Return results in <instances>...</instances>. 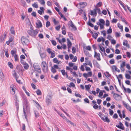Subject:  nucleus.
I'll return each mask as SVG.
<instances>
[{
    "label": "nucleus",
    "mask_w": 131,
    "mask_h": 131,
    "mask_svg": "<svg viewBox=\"0 0 131 131\" xmlns=\"http://www.w3.org/2000/svg\"><path fill=\"white\" fill-rule=\"evenodd\" d=\"M79 4L80 5H83L82 7V8L85 7L87 5V3L86 2H80Z\"/></svg>",
    "instance_id": "15"
},
{
    "label": "nucleus",
    "mask_w": 131,
    "mask_h": 131,
    "mask_svg": "<svg viewBox=\"0 0 131 131\" xmlns=\"http://www.w3.org/2000/svg\"><path fill=\"white\" fill-rule=\"evenodd\" d=\"M17 69H18V71L22 73L21 74H22V73L23 71H24V70L23 69V67L21 66H17Z\"/></svg>",
    "instance_id": "11"
},
{
    "label": "nucleus",
    "mask_w": 131,
    "mask_h": 131,
    "mask_svg": "<svg viewBox=\"0 0 131 131\" xmlns=\"http://www.w3.org/2000/svg\"><path fill=\"white\" fill-rule=\"evenodd\" d=\"M15 61H17L18 60V55L17 54H15L14 56Z\"/></svg>",
    "instance_id": "43"
},
{
    "label": "nucleus",
    "mask_w": 131,
    "mask_h": 131,
    "mask_svg": "<svg viewBox=\"0 0 131 131\" xmlns=\"http://www.w3.org/2000/svg\"><path fill=\"white\" fill-rule=\"evenodd\" d=\"M36 24L38 28L41 27H42V24L40 20H38V23H36Z\"/></svg>",
    "instance_id": "12"
},
{
    "label": "nucleus",
    "mask_w": 131,
    "mask_h": 131,
    "mask_svg": "<svg viewBox=\"0 0 131 131\" xmlns=\"http://www.w3.org/2000/svg\"><path fill=\"white\" fill-rule=\"evenodd\" d=\"M15 97L16 99V101L15 102V105L17 109L18 110L19 108V104L17 101V96L16 95H15Z\"/></svg>",
    "instance_id": "18"
},
{
    "label": "nucleus",
    "mask_w": 131,
    "mask_h": 131,
    "mask_svg": "<svg viewBox=\"0 0 131 131\" xmlns=\"http://www.w3.org/2000/svg\"><path fill=\"white\" fill-rule=\"evenodd\" d=\"M114 13L118 17H119L120 15L119 14H118L117 12V11L116 10H114Z\"/></svg>",
    "instance_id": "55"
},
{
    "label": "nucleus",
    "mask_w": 131,
    "mask_h": 131,
    "mask_svg": "<svg viewBox=\"0 0 131 131\" xmlns=\"http://www.w3.org/2000/svg\"><path fill=\"white\" fill-rule=\"evenodd\" d=\"M27 32L31 36L35 37L38 33V30L36 29L35 30H29L27 31Z\"/></svg>",
    "instance_id": "3"
},
{
    "label": "nucleus",
    "mask_w": 131,
    "mask_h": 131,
    "mask_svg": "<svg viewBox=\"0 0 131 131\" xmlns=\"http://www.w3.org/2000/svg\"><path fill=\"white\" fill-rule=\"evenodd\" d=\"M110 24V21L109 20L107 19L106 21V26H108Z\"/></svg>",
    "instance_id": "46"
},
{
    "label": "nucleus",
    "mask_w": 131,
    "mask_h": 131,
    "mask_svg": "<svg viewBox=\"0 0 131 131\" xmlns=\"http://www.w3.org/2000/svg\"><path fill=\"white\" fill-rule=\"evenodd\" d=\"M7 33L5 32L4 33V35H2L0 36V42H2L6 39Z\"/></svg>",
    "instance_id": "6"
},
{
    "label": "nucleus",
    "mask_w": 131,
    "mask_h": 131,
    "mask_svg": "<svg viewBox=\"0 0 131 131\" xmlns=\"http://www.w3.org/2000/svg\"><path fill=\"white\" fill-rule=\"evenodd\" d=\"M121 20L123 22L125 23L126 24H128L126 20L122 16H121L120 17Z\"/></svg>",
    "instance_id": "27"
},
{
    "label": "nucleus",
    "mask_w": 131,
    "mask_h": 131,
    "mask_svg": "<svg viewBox=\"0 0 131 131\" xmlns=\"http://www.w3.org/2000/svg\"><path fill=\"white\" fill-rule=\"evenodd\" d=\"M5 55L6 57L7 58H8L9 57V54L8 52V50L7 49V50H6L5 51Z\"/></svg>",
    "instance_id": "53"
},
{
    "label": "nucleus",
    "mask_w": 131,
    "mask_h": 131,
    "mask_svg": "<svg viewBox=\"0 0 131 131\" xmlns=\"http://www.w3.org/2000/svg\"><path fill=\"white\" fill-rule=\"evenodd\" d=\"M93 62L94 66L97 68H100V65L96 61H93Z\"/></svg>",
    "instance_id": "13"
},
{
    "label": "nucleus",
    "mask_w": 131,
    "mask_h": 131,
    "mask_svg": "<svg viewBox=\"0 0 131 131\" xmlns=\"http://www.w3.org/2000/svg\"><path fill=\"white\" fill-rule=\"evenodd\" d=\"M11 54H12V57L14 56V54L15 53V51L14 50H12L11 51Z\"/></svg>",
    "instance_id": "57"
},
{
    "label": "nucleus",
    "mask_w": 131,
    "mask_h": 131,
    "mask_svg": "<svg viewBox=\"0 0 131 131\" xmlns=\"http://www.w3.org/2000/svg\"><path fill=\"white\" fill-rule=\"evenodd\" d=\"M57 113L61 117H62L63 119L66 118V117L62 113H60L59 111H57Z\"/></svg>",
    "instance_id": "19"
},
{
    "label": "nucleus",
    "mask_w": 131,
    "mask_h": 131,
    "mask_svg": "<svg viewBox=\"0 0 131 131\" xmlns=\"http://www.w3.org/2000/svg\"><path fill=\"white\" fill-rule=\"evenodd\" d=\"M51 98L50 96L46 98V102L48 105H49L51 103Z\"/></svg>",
    "instance_id": "8"
},
{
    "label": "nucleus",
    "mask_w": 131,
    "mask_h": 131,
    "mask_svg": "<svg viewBox=\"0 0 131 131\" xmlns=\"http://www.w3.org/2000/svg\"><path fill=\"white\" fill-rule=\"evenodd\" d=\"M8 66L10 67V68L12 69L13 68V66L12 63H11L10 62H8Z\"/></svg>",
    "instance_id": "35"
},
{
    "label": "nucleus",
    "mask_w": 131,
    "mask_h": 131,
    "mask_svg": "<svg viewBox=\"0 0 131 131\" xmlns=\"http://www.w3.org/2000/svg\"><path fill=\"white\" fill-rule=\"evenodd\" d=\"M84 101L86 103L88 104L90 103V101L88 98H85L84 99Z\"/></svg>",
    "instance_id": "56"
},
{
    "label": "nucleus",
    "mask_w": 131,
    "mask_h": 131,
    "mask_svg": "<svg viewBox=\"0 0 131 131\" xmlns=\"http://www.w3.org/2000/svg\"><path fill=\"white\" fill-rule=\"evenodd\" d=\"M39 53L41 58L43 59L45 58L46 56V54L45 53H40V52H39Z\"/></svg>",
    "instance_id": "24"
},
{
    "label": "nucleus",
    "mask_w": 131,
    "mask_h": 131,
    "mask_svg": "<svg viewBox=\"0 0 131 131\" xmlns=\"http://www.w3.org/2000/svg\"><path fill=\"white\" fill-rule=\"evenodd\" d=\"M84 53L87 56L91 57L92 56L91 54L87 50L84 51Z\"/></svg>",
    "instance_id": "17"
},
{
    "label": "nucleus",
    "mask_w": 131,
    "mask_h": 131,
    "mask_svg": "<svg viewBox=\"0 0 131 131\" xmlns=\"http://www.w3.org/2000/svg\"><path fill=\"white\" fill-rule=\"evenodd\" d=\"M91 87V85L90 84L85 85V88L86 90H88Z\"/></svg>",
    "instance_id": "38"
},
{
    "label": "nucleus",
    "mask_w": 131,
    "mask_h": 131,
    "mask_svg": "<svg viewBox=\"0 0 131 131\" xmlns=\"http://www.w3.org/2000/svg\"><path fill=\"white\" fill-rule=\"evenodd\" d=\"M21 41L22 44L24 45L25 43V37H24L23 36L21 38Z\"/></svg>",
    "instance_id": "37"
},
{
    "label": "nucleus",
    "mask_w": 131,
    "mask_h": 131,
    "mask_svg": "<svg viewBox=\"0 0 131 131\" xmlns=\"http://www.w3.org/2000/svg\"><path fill=\"white\" fill-rule=\"evenodd\" d=\"M33 67L35 71H37L39 73H41V69L38 63H34L33 64Z\"/></svg>",
    "instance_id": "4"
},
{
    "label": "nucleus",
    "mask_w": 131,
    "mask_h": 131,
    "mask_svg": "<svg viewBox=\"0 0 131 131\" xmlns=\"http://www.w3.org/2000/svg\"><path fill=\"white\" fill-rule=\"evenodd\" d=\"M42 68L43 72L46 73L47 72L48 70V65L46 64V61H42L41 63Z\"/></svg>",
    "instance_id": "2"
},
{
    "label": "nucleus",
    "mask_w": 131,
    "mask_h": 131,
    "mask_svg": "<svg viewBox=\"0 0 131 131\" xmlns=\"http://www.w3.org/2000/svg\"><path fill=\"white\" fill-rule=\"evenodd\" d=\"M29 104L28 102L25 100V106H26V111H25V119L28 122V120L30 119L31 114L30 110Z\"/></svg>",
    "instance_id": "1"
},
{
    "label": "nucleus",
    "mask_w": 131,
    "mask_h": 131,
    "mask_svg": "<svg viewBox=\"0 0 131 131\" xmlns=\"http://www.w3.org/2000/svg\"><path fill=\"white\" fill-rule=\"evenodd\" d=\"M117 26L118 28L121 30V31H123V26L121 25L120 23H118L117 24Z\"/></svg>",
    "instance_id": "22"
},
{
    "label": "nucleus",
    "mask_w": 131,
    "mask_h": 131,
    "mask_svg": "<svg viewBox=\"0 0 131 131\" xmlns=\"http://www.w3.org/2000/svg\"><path fill=\"white\" fill-rule=\"evenodd\" d=\"M13 76L16 79H17L18 77V76H17V74L16 73L15 71V72H14V74H13Z\"/></svg>",
    "instance_id": "45"
},
{
    "label": "nucleus",
    "mask_w": 131,
    "mask_h": 131,
    "mask_svg": "<svg viewBox=\"0 0 131 131\" xmlns=\"http://www.w3.org/2000/svg\"><path fill=\"white\" fill-rule=\"evenodd\" d=\"M102 3L101 2H99L97 4L96 6L98 7H100L102 5Z\"/></svg>",
    "instance_id": "47"
},
{
    "label": "nucleus",
    "mask_w": 131,
    "mask_h": 131,
    "mask_svg": "<svg viewBox=\"0 0 131 131\" xmlns=\"http://www.w3.org/2000/svg\"><path fill=\"white\" fill-rule=\"evenodd\" d=\"M4 74L3 72L0 73V77L2 79H3Z\"/></svg>",
    "instance_id": "60"
},
{
    "label": "nucleus",
    "mask_w": 131,
    "mask_h": 131,
    "mask_svg": "<svg viewBox=\"0 0 131 131\" xmlns=\"http://www.w3.org/2000/svg\"><path fill=\"white\" fill-rule=\"evenodd\" d=\"M72 53L74 54L76 52V50L75 48L74 47H72Z\"/></svg>",
    "instance_id": "40"
},
{
    "label": "nucleus",
    "mask_w": 131,
    "mask_h": 131,
    "mask_svg": "<svg viewBox=\"0 0 131 131\" xmlns=\"http://www.w3.org/2000/svg\"><path fill=\"white\" fill-rule=\"evenodd\" d=\"M125 62H123L121 64V71H122V68H123L125 66Z\"/></svg>",
    "instance_id": "32"
},
{
    "label": "nucleus",
    "mask_w": 131,
    "mask_h": 131,
    "mask_svg": "<svg viewBox=\"0 0 131 131\" xmlns=\"http://www.w3.org/2000/svg\"><path fill=\"white\" fill-rule=\"evenodd\" d=\"M119 124H120V127L121 128H119L120 129H122V130H124L125 129L124 127L123 126V124L120 122H119Z\"/></svg>",
    "instance_id": "26"
},
{
    "label": "nucleus",
    "mask_w": 131,
    "mask_h": 131,
    "mask_svg": "<svg viewBox=\"0 0 131 131\" xmlns=\"http://www.w3.org/2000/svg\"><path fill=\"white\" fill-rule=\"evenodd\" d=\"M120 52L119 50L116 49L115 50V53L116 54H118L120 53Z\"/></svg>",
    "instance_id": "61"
},
{
    "label": "nucleus",
    "mask_w": 131,
    "mask_h": 131,
    "mask_svg": "<svg viewBox=\"0 0 131 131\" xmlns=\"http://www.w3.org/2000/svg\"><path fill=\"white\" fill-rule=\"evenodd\" d=\"M51 43L52 44L54 45V46H56V42L54 40H51Z\"/></svg>",
    "instance_id": "49"
},
{
    "label": "nucleus",
    "mask_w": 131,
    "mask_h": 131,
    "mask_svg": "<svg viewBox=\"0 0 131 131\" xmlns=\"http://www.w3.org/2000/svg\"><path fill=\"white\" fill-rule=\"evenodd\" d=\"M113 96L114 98L116 100L118 101L120 100V99L118 98L119 97H121V96L119 95L116 93L113 94Z\"/></svg>",
    "instance_id": "10"
},
{
    "label": "nucleus",
    "mask_w": 131,
    "mask_h": 131,
    "mask_svg": "<svg viewBox=\"0 0 131 131\" xmlns=\"http://www.w3.org/2000/svg\"><path fill=\"white\" fill-rule=\"evenodd\" d=\"M93 108L94 109H97L98 108V106L96 104H95L93 106Z\"/></svg>",
    "instance_id": "63"
},
{
    "label": "nucleus",
    "mask_w": 131,
    "mask_h": 131,
    "mask_svg": "<svg viewBox=\"0 0 131 131\" xmlns=\"http://www.w3.org/2000/svg\"><path fill=\"white\" fill-rule=\"evenodd\" d=\"M127 110H129L131 112V107L129 105H128L127 107H126Z\"/></svg>",
    "instance_id": "64"
},
{
    "label": "nucleus",
    "mask_w": 131,
    "mask_h": 131,
    "mask_svg": "<svg viewBox=\"0 0 131 131\" xmlns=\"http://www.w3.org/2000/svg\"><path fill=\"white\" fill-rule=\"evenodd\" d=\"M120 33H118L117 32L115 33V35L116 37H119L120 36Z\"/></svg>",
    "instance_id": "62"
},
{
    "label": "nucleus",
    "mask_w": 131,
    "mask_h": 131,
    "mask_svg": "<svg viewBox=\"0 0 131 131\" xmlns=\"http://www.w3.org/2000/svg\"><path fill=\"white\" fill-rule=\"evenodd\" d=\"M107 33L108 34H109L112 33V30L111 26L110 27L109 29L107 30Z\"/></svg>",
    "instance_id": "31"
},
{
    "label": "nucleus",
    "mask_w": 131,
    "mask_h": 131,
    "mask_svg": "<svg viewBox=\"0 0 131 131\" xmlns=\"http://www.w3.org/2000/svg\"><path fill=\"white\" fill-rule=\"evenodd\" d=\"M128 41L127 40H124L123 41V45L124 46H125L126 47H127L128 48H129V45L128 44Z\"/></svg>",
    "instance_id": "14"
},
{
    "label": "nucleus",
    "mask_w": 131,
    "mask_h": 131,
    "mask_svg": "<svg viewBox=\"0 0 131 131\" xmlns=\"http://www.w3.org/2000/svg\"><path fill=\"white\" fill-rule=\"evenodd\" d=\"M92 75V73L91 71L88 72L87 74L86 73H84L83 74V76L86 79H87L88 77H91Z\"/></svg>",
    "instance_id": "7"
},
{
    "label": "nucleus",
    "mask_w": 131,
    "mask_h": 131,
    "mask_svg": "<svg viewBox=\"0 0 131 131\" xmlns=\"http://www.w3.org/2000/svg\"><path fill=\"white\" fill-rule=\"evenodd\" d=\"M87 24L92 27H94V25L91 22L90 20H89L87 23Z\"/></svg>",
    "instance_id": "30"
},
{
    "label": "nucleus",
    "mask_w": 131,
    "mask_h": 131,
    "mask_svg": "<svg viewBox=\"0 0 131 131\" xmlns=\"http://www.w3.org/2000/svg\"><path fill=\"white\" fill-rule=\"evenodd\" d=\"M10 31L11 32V33L12 34H14L15 33V32L14 29V28L13 27H11L10 29Z\"/></svg>",
    "instance_id": "21"
},
{
    "label": "nucleus",
    "mask_w": 131,
    "mask_h": 131,
    "mask_svg": "<svg viewBox=\"0 0 131 131\" xmlns=\"http://www.w3.org/2000/svg\"><path fill=\"white\" fill-rule=\"evenodd\" d=\"M99 21L100 22V23L101 24L104 25L105 24V21L103 19H100L99 20Z\"/></svg>",
    "instance_id": "33"
},
{
    "label": "nucleus",
    "mask_w": 131,
    "mask_h": 131,
    "mask_svg": "<svg viewBox=\"0 0 131 131\" xmlns=\"http://www.w3.org/2000/svg\"><path fill=\"white\" fill-rule=\"evenodd\" d=\"M25 69L27 70V69L29 67V65L26 62H25Z\"/></svg>",
    "instance_id": "48"
},
{
    "label": "nucleus",
    "mask_w": 131,
    "mask_h": 131,
    "mask_svg": "<svg viewBox=\"0 0 131 131\" xmlns=\"http://www.w3.org/2000/svg\"><path fill=\"white\" fill-rule=\"evenodd\" d=\"M91 12L90 15H94L96 16L97 15V12L95 11V10H90Z\"/></svg>",
    "instance_id": "16"
},
{
    "label": "nucleus",
    "mask_w": 131,
    "mask_h": 131,
    "mask_svg": "<svg viewBox=\"0 0 131 131\" xmlns=\"http://www.w3.org/2000/svg\"><path fill=\"white\" fill-rule=\"evenodd\" d=\"M32 6L36 8H38V5L36 4L35 3L34 4H32Z\"/></svg>",
    "instance_id": "51"
},
{
    "label": "nucleus",
    "mask_w": 131,
    "mask_h": 131,
    "mask_svg": "<svg viewBox=\"0 0 131 131\" xmlns=\"http://www.w3.org/2000/svg\"><path fill=\"white\" fill-rule=\"evenodd\" d=\"M109 62L111 64H114L115 63L114 59H111L110 60Z\"/></svg>",
    "instance_id": "50"
},
{
    "label": "nucleus",
    "mask_w": 131,
    "mask_h": 131,
    "mask_svg": "<svg viewBox=\"0 0 131 131\" xmlns=\"http://www.w3.org/2000/svg\"><path fill=\"white\" fill-rule=\"evenodd\" d=\"M100 54L99 53H97L95 51H94V57H96L97 59V60L100 61L101 60L100 58Z\"/></svg>",
    "instance_id": "9"
},
{
    "label": "nucleus",
    "mask_w": 131,
    "mask_h": 131,
    "mask_svg": "<svg viewBox=\"0 0 131 131\" xmlns=\"http://www.w3.org/2000/svg\"><path fill=\"white\" fill-rule=\"evenodd\" d=\"M83 124L85 126V127H86L89 130H90V128L88 126V125L86 123H85L84 121H83Z\"/></svg>",
    "instance_id": "25"
},
{
    "label": "nucleus",
    "mask_w": 131,
    "mask_h": 131,
    "mask_svg": "<svg viewBox=\"0 0 131 131\" xmlns=\"http://www.w3.org/2000/svg\"><path fill=\"white\" fill-rule=\"evenodd\" d=\"M68 36L72 40H73L72 34L71 32H69L68 34Z\"/></svg>",
    "instance_id": "28"
},
{
    "label": "nucleus",
    "mask_w": 131,
    "mask_h": 131,
    "mask_svg": "<svg viewBox=\"0 0 131 131\" xmlns=\"http://www.w3.org/2000/svg\"><path fill=\"white\" fill-rule=\"evenodd\" d=\"M51 54V56L50 57L51 58H52L54 57L55 56V54L54 53V51L52 52Z\"/></svg>",
    "instance_id": "39"
},
{
    "label": "nucleus",
    "mask_w": 131,
    "mask_h": 131,
    "mask_svg": "<svg viewBox=\"0 0 131 131\" xmlns=\"http://www.w3.org/2000/svg\"><path fill=\"white\" fill-rule=\"evenodd\" d=\"M108 110L110 112V114L111 116L114 113L113 111L110 108L108 109Z\"/></svg>",
    "instance_id": "41"
},
{
    "label": "nucleus",
    "mask_w": 131,
    "mask_h": 131,
    "mask_svg": "<svg viewBox=\"0 0 131 131\" xmlns=\"http://www.w3.org/2000/svg\"><path fill=\"white\" fill-rule=\"evenodd\" d=\"M74 95L77 97H81V96L79 94H77L75 93Z\"/></svg>",
    "instance_id": "58"
},
{
    "label": "nucleus",
    "mask_w": 131,
    "mask_h": 131,
    "mask_svg": "<svg viewBox=\"0 0 131 131\" xmlns=\"http://www.w3.org/2000/svg\"><path fill=\"white\" fill-rule=\"evenodd\" d=\"M20 93L22 98L24 99V100H25V96L24 95V93L22 91H20Z\"/></svg>",
    "instance_id": "29"
},
{
    "label": "nucleus",
    "mask_w": 131,
    "mask_h": 131,
    "mask_svg": "<svg viewBox=\"0 0 131 131\" xmlns=\"http://www.w3.org/2000/svg\"><path fill=\"white\" fill-rule=\"evenodd\" d=\"M36 93L38 95H40L41 94V92L39 89H38L36 91Z\"/></svg>",
    "instance_id": "34"
},
{
    "label": "nucleus",
    "mask_w": 131,
    "mask_h": 131,
    "mask_svg": "<svg viewBox=\"0 0 131 131\" xmlns=\"http://www.w3.org/2000/svg\"><path fill=\"white\" fill-rule=\"evenodd\" d=\"M51 72L54 73H55L56 72V70L55 69L52 67L51 68Z\"/></svg>",
    "instance_id": "44"
},
{
    "label": "nucleus",
    "mask_w": 131,
    "mask_h": 131,
    "mask_svg": "<svg viewBox=\"0 0 131 131\" xmlns=\"http://www.w3.org/2000/svg\"><path fill=\"white\" fill-rule=\"evenodd\" d=\"M117 21V19L115 18H113L112 21V23H116Z\"/></svg>",
    "instance_id": "59"
},
{
    "label": "nucleus",
    "mask_w": 131,
    "mask_h": 131,
    "mask_svg": "<svg viewBox=\"0 0 131 131\" xmlns=\"http://www.w3.org/2000/svg\"><path fill=\"white\" fill-rule=\"evenodd\" d=\"M99 116L101 118V119L103 120L104 122H107V123H109L110 122V121L109 119H108L107 117L106 116H104V117H105V118L104 117H102V115H103V114H102L101 112L99 113V114H98Z\"/></svg>",
    "instance_id": "5"
},
{
    "label": "nucleus",
    "mask_w": 131,
    "mask_h": 131,
    "mask_svg": "<svg viewBox=\"0 0 131 131\" xmlns=\"http://www.w3.org/2000/svg\"><path fill=\"white\" fill-rule=\"evenodd\" d=\"M26 25L28 26H30L32 25L31 23V22L30 21L29 19L28 18L26 20Z\"/></svg>",
    "instance_id": "20"
},
{
    "label": "nucleus",
    "mask_w": 131,
    "mask_h": 131,
    "mask_svg": "<svg viewBox=\"0 0 131 131\" xmlns=\"http://www.w3.org/2000/svg\"><path fill=\"white\" fill-rule=\"evenodd\" d=\"M126 78L128 79H130L131 78V76L128 74H126L125 75Z\"/></svg>",
    "instance_id": "36"
},
{
    "label": "nucleus",
    "mask_w": 131,
    "mask_h": 131,
    "mask_svg": "<svg viewBox=\"0 0 131 131\" xmlns=\"http://www.w3.org/2000/svg\"><path fill=\"white\" fill-rule=\"evenodd\" d=\"M50 25V23L49 21H47L46 22V26L47 27H48Z\"/></svg>",
    "instance_id": "42"
},
{
    "label": "nucleus",
    "mask_w": 131,
    "mask_h": 131,
    "mask_svg": "<svg viewBox=\"0 0 131 131\" xmlns=\"http://www.w3.org/2000/svg\"><path fill=\"white\" fill-rule=\"evenodd\" d=\"M31 85L32 87V88L34 89H36L37 88V87L34 84L31 83Z\"/></svg>",
    "instance_id": "52"
},
{
    "label": "nucleus",
    "mask_w": 131,
    "mask_h": 131,
    "mask_svg": "<svg viewBox=\"0 0 131 131\" xmlns=\"http://www.w3.org/2000/svg\"><path fill=\"white\" fill-rule=\"evenodd\" d=\"M69 87H70L71 86L73 87V88H74L75 87V85L73 82L70 83V85H69Z\"/></svg>",
    "instance_id": "54"
},
{
    "label": "nucleus",
    "mask_w": 131,
    "mask_h": 131,
    "mask_svg": "<svg viewBox=\"0 0 131 131\" xmlns=\"http://www.w3.org/2000/svg\"><path fill=\"white\" fill-rule=\"evenodd\" d=\"M53 62L55 63H57L59 64L60 63V61H59L57 58H54L53 59Z\"/></svg>",
    "instance_id": "23"
}]
</instances>
